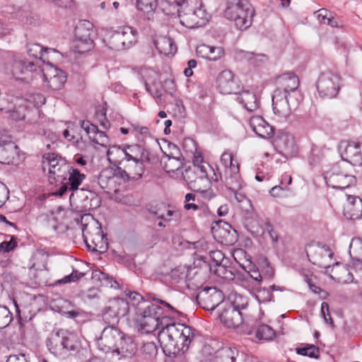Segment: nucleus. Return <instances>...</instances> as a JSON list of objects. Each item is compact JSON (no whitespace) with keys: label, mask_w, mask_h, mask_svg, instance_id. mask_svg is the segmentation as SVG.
I'll return each instance as SVG.
<instances>
[{"label":"nucleus","mask_w":362,"mask_h":362,"mask_svg":"<svg viewBox=\"0 0 362 362\" xmlns=\"http://www.w3.org/2000/svg\"><path fill=\"white\" fill-rule=\"evenodd\" d=\"M64 334V355H66L68 353L71 354L78 352L81 348V343L77 337L67 330H65Z\"/></svg>","instance_id":"nucleus-34"},{"label":"nucleus","mask_w":362,"mask_h":362,"mask_svg":"<svg viewBox=\"0 0 362 362\" xmlns=\"http://www.w3.org/2000/svg\"><path fill=\"white\" fill-rule=\"evenodd\" d=\"M210 46L206 45H201L196 49V53L198 57L209 60Z\"/></svg>","instance_id":"nucleus-61"},{"label":"nucleus","mask_w":362,"mask_h":362,"mask_svg":"<svg viewBox=\"0 0 362 362\" xmlns=\"http://www.w3.org/2000/svg\"><path fill=\"white\" fill-rule=\"evenodd\" d=\"M250 125L252 131L259 137L267 139L274 134V129L261 116L252 117Z\"/></svg>","instance_id":"nucleus-24"},{"label":"nucleus","mask_w":362,"mask_h":362,"mask_svg":"<svg viewBox=\"0 0 362 362\" xmlns=\"http://www.w3.org/2000/svg\"><path fill=\"white\" fill-rule=\"evenodd\" d=\"M209 14L201 6L189 13L188 16H185L183 25L189 28H194L205 25L209 21Z\"/></svg>","instance_id":"nucleus-22"},{"label":"nucleus","mask_w":362,"mask_h":362,"mask_svg":"<svg viewBox=\"0 0 362 362\" xmlns=\"http://www.w3.org/2000/svg\"><path fill=\"white\" fill-rule=\"evenodd\" d=\"M318 21L325 25H329L332 28L341 27L338 21L334 17L332 12L326 8H320L315 12Z\"/></svg>","instance_id":"nucleus-36"},{"label":"nucleus","mask_w":362,"mask_h":362,"mask_svg":"<svg viewBox=\"0 0 362 362\" xmlns=\"http://www.w3.org/2000/svg\"><path fill=\"white\" fill-rule=\"evenodd\" d=\"M91 278L93 280L100 281L106 286L110 285V287H114V284H117V281L113 280L112 277H109L107 274L102 272L100 270L96 269L93 271Z\"/></svg>","instance_id":"nucleus-45"},{"label":"nucleus","mask_w":362,"mask_h":362,"mask_svg":"<svg viewBox=\"0 0 362 362\" xmlns=\"http://www.w3.org/2000/svg\"><path fill=\"white\" fill-rule=\"evenodd\" d=\"M195 337V329L185 324L168 322L158 333V339L166 356L185 353Z\"/></svg>","instance_id":"nucleus-2"},{"label":"nucleus","mask_w":362,"mask_h":362,"mask_svg":"<svg viewBox=\"0 0 362 362\" xmlns=\"http://www.w3.org/2000/svg\"><path fill=\"white\" fill-rule=\"evenodd\" d=\"M214 272L217 276L223 279H233L235 277L234 273L223 265H219L218 267H216Z\"/></svg>","instance_id":"nucleus-53"},{"label":"nucleus","mask_w":362,"mask_h":362,"mask_svg":"<svg viewBox=\"0 0 362 362\" xmlns=\"http://www.w3.org/2000/svg\"><path fill=\"white\" fill-rule=\"evenodd\" d=\"M136 30L129 26L118 28L106 34L103 42L111 49L121 50L130 47L136 42Z\"/></svg>","instance_id":"nucleus-7"},{"label":"nucleus","mask_w":362,"mask_h":362,"mask_svg":"<svg viewBox=\"0 0 362 362\" xmlns=\"http://www.w3.org/2000/svg\"><path fill=\"white\" fill-rule=\"evenodd\" d=\"M123 167L127 169L133 180L140 179L145 171L144 164L138 160H131L128 163H125Z\"/></svg>","instance_id":"nucleus-35"},{"label":"nucleus","mask_w":362,"mask_h":362,"mask_svg":"<svg viewBox=\"0 0 362 362\" xmlns=\"http://www.w3.org/2000/svg\"><path fill=\"white\" fill-rule=\"evenodd\" d=\"M43 71L41 72V76H38L40 78H43L45 82L48 81V78H52V76H57L59 74V72H64L63 70L59 69L54 66L51 63H47V67H42Z\"/></svg>","instance_id":"nucleus-47"},{"label":"nucleus","mask_w":362,"mask_h":362,"mask_svg":"<svg viewBox=\"0 0 362 362\" xmlns=\"http://www.w3.org/2000/svg\"><path fill=\"white\" fill-rule=\"evenodd\" d=\"M225 185L231 192L238 191L242 187V180L239 173V163L235 162V165L224 170Z\"/></svg>","instance_id":"nucleus-23"},{"label":"nucleus","mask_w":362,"mask_h":362,"mask_svg":"<svg viewBox=\"0 0 362 362\" xmlns=\"http://www.w3.org/2000/svg\"><path fill=\"white\" fill-rule=\"evenodd\" d=\"M81 127L86 131L90 139V136L95 135V134L99 131L98 127L96 125L90 123L89 121H81Z\"/></svg>","instance_id":"nucleus-56"},{"label":"nucleus","mask_w":362,"mask_h":362,"mask_svg":"<svg viewBox=\"0 0 362 362\" xmlns=\"http://www.w3.org/2000/svg\"><path fill=\"white\" fill-rule=\"evenodd\" d=\"M237 100L249 112H253L259 108V100L257 95L249 90L240 91Z\"/></svg>","instance_id":"nucleus-25"},{"label":"nucleus","mask_w":362,"mask_h":362,"mask_svg":"<svg viewBox=\"0 0 362 362\" xmlns=\"http://www.w3.org/2000/svg\"><path fill=\"white\" fill-rule=\"evenodd\" d=\"M218 88L223 94H238L241 90L240 81L230 70L222 71L217 78Z\"/></svg>","instance_id":"nucleus-17"},{"label":"nucleus","mask_w":362,"mask_h":362,"mask_svg":"<svg viewBox=\"0 0 362 362\" xmlns=\"http://www.w3.org/2000/svg\"><path fill=\"white\" fill-rule=\"evenodd\" d=\"M6 362H29L28 357L24 354L10 355Z\"/></svg>","instance_id":"nucleus-64"},{"label":"nucleus","mask_w":362,"mask_h":362,"mask_svg":"<svg viewBox=\"0 0 362 362\" xmlns=\"http://www.w3.org/2000/svg\"><path fill=\"white\" fill-rule=\"evenodd\" d=\"M65 329L53 330L46 339V346L52 354L57 356H64Z\"/></svg>","instance_id":"nucleus-18"},{"label":"nucleus","mask_w":362,"mask_h":362,"mask_svg":"<svg viewBox=\"0 0 362 362\" xmlns=\"http://www.w3.org/2000/svg\"><path fill=\"white\" fill-rule=\"evenodd\" d=\"M107 159L114 165H122L127 163L125 148L119 146H110L107 153Z\"/></svg>","instance_id":"nucleus-31"},{"label":"nucleus","mask_w":362,"mask_h":362,"mask_svg":"<svg viewBox=\"0 0 362 362\" xmlns=\"http://www.w3.org/2000/svg\"><path fill=\"white\" fill-rule=\"evenodd\" d=\"M13 315L6 306L0 305V329L6 327L12 321Z\"/></svg>","instance_id":"nucleus-49"},{"label":"nucleus","mask_w":362,"mask_h":362,"mask_svg":"<svg viewBox=\"0 0 362 362\" xmlns=\"http://www.w3.org/2000/svg\"><path fill=\"white\" fill-rule=\"evenodd\" d=\"M193 3L192 0H161L160 9L167 16H177L183 25L185 16L192 14L197 8Z\"/></svg>","instance_id":"nucleus-8"},{"label":"nucleus","mask_w":362,"mask_h":362,"mask_svg":"<svg viewBox=\"0 0 362 362\" xmlns=\"http://www.w3.org/2000/svg\"><path fill=\"white\" fill-rule=\"evenodd\" d=\"M210 61H216L220 59L224 54V50L221 47L210 46Z\"/></svg>","instance_id":"nucleus-59"},{"label":"nucleus","mask_w":362,"mask_h":362,"mask_svg":"<svg viewBox=\"0 0 362 362\" xmlns=\"http://www.w3.org/2000/svg\"><path fill=\"white\" fill-rule=\"evenodd\" d=\"M214 238L220 243L225 245H233L238 240L236 230L233 228L228 223L219 220L215 221L211 227Z\"/></svg>","instance_id":"nucleus-13"},{"label":"nucleus","mask_w":362,"mask_h":362,"mask_svg":"<svg viewBox=\"0 0 362 362\" xmlns=\"http://www.w3.org/2000/svg\"><path fill=\"white\" fill-rule=\"evenodd\" d=\"M9 191L5 184L0 182V208L6 203L8 199Z\"/></svg>","instance_id":"nucleus-63"},{"label":"nucleus","mask_w":362,"mask_h":362,"mask_svg":"<svg viewBox=\"0 0 362 362\" xmlns=\"http://www.w3.org/2000/svg\"><path fill=\"white\" fill-rule=\"evenodd\" d=\"M43 165L49 166V180L51 184L62 185L67 180L71 165L66 160L54 153H47L42 156Z\"/></svg>","instance_id":"nucleus-5"},{"label":"nucleus","mask_w":362,"mask_h":362,"mask_svg":"<svg viewBox=\"0 0 362 362\" xmlns=\"http://www.w3.org/2000/svg\"><path fill=\"white\" fill-rule=\"evenodd\" d=\"M238 356L235 347H223L215 353V362H235Z\"/></svg>","instance_id":"nucleus-32"},{"label":"nucleus","mask_w":362,"mask_h":362,"mask_svg":"<svg viewBox=\"0 0 362 362\" xmlns=\"http://www.w3.org/2000/svg\"><path fill=\"white\" fill-rule=\"evenodd\" d=\"M54 52V49L45 48L44 49L40 44L32 43L27 46V52L29 57H32L34 59H40L41 66L45 62V54L49 52Z\"/></svg>","instance_id":"nucleus-33"},{"label":"nucleus","mask_w":362,"mask_h":362,"mask_svg":"<svg viewBox=\"0 0 362 362\" xmlns=\"http://www.w3.org/2000/svg\"><path fill=\"white\" fill-rule=\"evenodd\" d=\"M148 296L156 303H149L144 307L135 308L136 320L143 332L151 333L157 329H163L170 320L168 316L170 314L182 315L181 312L170 303L156 297L154 293H150Z\"/></svg>","instance_id":"nucleus-1"},{"label":"nucleus","mask_w":362,"mask_h":362,"mask_svg":"<svg viewBox=\"0 0 362 362\" xmlns=\"http://www.w3.org/2000/svg\"><path fill=\"white\" fill-rule=\"evenodd\" d=\"M276 82L278 88L272 96L273 110L279 117H287L290 115L291 108L298 105V102L293 100L291 93H296L299 86V79L293 72H286L277 76Z\"/></svg>","instance_id":"nucleus-3"},{"label":"nucleus","mask_w":362,"mask_h":362,"mask_svg":"<svg viewBox=\"0 0 362 362\" xmlns=\"http://www.w3.org/2000/svg\"><path fill=\"white\" fill-rule=\"evenodd\" d=\"M141 146H142L139 144H134L125 148L127 163L131 160H138V156L141 152Z\"/></svg>","instance_id":"nucleus-50"},{"label":"nucleus","mask_w":362,"mask_h":362,"mask_svg":"<svg viewBox=\"0 0 362 362\" xmlns=\"http://www.w3.org/2000/svg\"><path fill=\"white\" fill-rule=\"evenodd\" d=\"M92 142L100 146H106L108 143V138L104 132L99 130L95 135L90 136Z\"/></svg>","instance_id":"nucleus-55"},{"label":"nucleus","mask_w":362,"mask_h":362,"mask_svg":"<svg viewBox=\"0 0 362 362\" xmlns=\"http://www.w3.org/2000/svg\"><path fill=\"white\" fill-rule=\"evenodd\" d=\"M5 238H9V240H4L0 244V254L8 253L13 252L18 247V238L12 235H5Z\"/></svg>","instance_id":"nucleus-39"},{"label":"nucleus","mask_w":362,"mask_h":362,"mask_svg":"<svg viewBox=\"0 0 362 362\" xmlns=\"http://www.w3.org/2000/svg\"><path fill=\"white\" fill-rule=\"evenodd\" d=\"M125 296L130 300V303L134 309L136 307H141V304H146L147 302L144 298L136 291H125Z\"/></svg>","instance_id":"nucleus-46"},{"label":"nucleus","mask_w":362,"mask_h":362,"mask_svg":"<svg viewBox=\"0 0 362 362\" xmlns=\"http://www.w3.org/2000/svg\"><path fill=\"white\" fill-rule=\"evenodd\" d=\"M17 146L11 141L0 142V163H13Z\"/></svg>","instance_id":"nucleus-29"},{"label":"nucleus","mask_w":362,"mask_h":362,"mask_svg":"<svg viewBox=\"0 0 362 362\" xmlns=\"http://www.w3.org/2000/svg\"><path fill=\"white\" fill-rule=\"evenodd\" d=\"M256 337L262 340H272L275 337L274 330L267 325H260L256 331Z\"/></svg>","instance_id":"nucleus-42"},{"label":"nucleus","mask_w":362,"mask_h":362,"mask_svg":"<svg viewBox=\"0 0 362 362\" xmlns=\"http://www.w3.org/2000/svg\"><path fill=\"white\" fill-rule=\"evenodd\" d=\"M148 211L154 216H156L158 218L163 220L165 221H169L170 219H168L165 217V213L162 211L160 208H157V206H151L148 208Z\"/></svg>","instance_id":"nucleus-62"},{"label":"nucleus","mask_w":362,"mask_h":362,"mask_svg":"<svg viewBox=\"0 0 362 362\" xmlns=\"http://www.w3.org/2000/svg\"><path fill=\"white\" fill-rule=\"evenodd\" d=\"M340 77L332 72L322 73L318 78L317 89L322 98H333L339 90Z\"/></svg>","instance_id":"nucleus-11"},{"label":"nucleus","mask_w":362,"mask_h":362,"mask_svg":"<svg viewBox=\"0 0 362 362\" xmlns=\"http://www.w3.org/2000/svg\"><path fill=\"white\" fill-rule=\"evenodd\" d=\"M296 353L310 358H318L320 357L319 348L313 344H306L305 346L296 348Z\"/></svg>","instance_id":"nucleus-44"},{"label":"nucleus","mask_w":362,"mask_h":362,"mask_svg":"<svg viewBox=\"0 0 362 362\" xmlns=\"http://www.w3.org/2000/svg\"><path fill=\"white\" fill-rule=\"evenodd\" d=\"M153 44L158 51L165 56L174 54L177 47L172 38L167 36H159L153 40Z\"/></svg>","instance_id":"nucleus-26"},{"label":"nucleus","mask_w":362,"mask_h":362,"mask_svg":"<svg viewBox=\"0 0 362 362\" xmlns=\"http://www.w3.org/2000/svg\"><path fill=\"white\" fill-rule=\"evenodd\" d=\"M255 11L247 0H232L227 4L225 17L235 22L240 30H245L252 25Z\"/></svg>","instance_id":"nucleus-4"},{"label":"nucleus","mask_w":362,"mask_h":362,"mask_svg":"<svg viewBox=\"0 0 362 362\" xmlns=\"http://www.w3.org/2000/svg\"><path fill=\"white\" fill-rule=\"evenodd\" d=\"M347 202L344 206V216L350 220L362 218V199L354 195H347Z\"/></svg>","instance_id":"nucleus-19"},{"label":"nucleus","mask_w":362,"mask_h":362,"mask_svg":"<svg viewBox=\"0 0 362 362\" xmlns=\"http://www.w3.org/2000/svg\"><path fill=\"white\" fill-rule=\"evenodd\" d=\"M188 269L185 267L179 266L171 270L170 278L173 284H178L184 281L187 278Z\"/></svg>","instance_id":"nucleus-40"},{"label":"nucleus","mask_w":362,"mask_h":362,"mask_svg":"<svg viewBox=\"0 0 362 362\" xmlns=\"http://www.w3.org/2000/svg\"><path fill=\"white\" fill-rule=\"evenodd\" d=\"M42 71L40 59H16L12 66L13 74L22 80L36 78Z\"/></svg>","instance_id":"nucleus-10"},{"label":"nucleus","mask_w":362,"mask_h":362,"mask_svg":"<svg viewBox=\"0 0 362 362\" xmlns=\"http://www.w3.org/2000/svg\"><path fill=\"white\" fill-rule=\"evenodd\" d=\"M182 176L188 184L190 185V187L193 189L194 191L200 192L204 194V197H207L209 198L214 197L211 191L204 189L198 187L197 182L200 181V180L199 179L197 172L193 168H189L185 169V172L182 173Z\"/></svg>","instance_id":"nucleus-28"},{"label":"nucleus","mask_w":362,"mask_h":362,"mask_svg":"<svg viewBox=\"0 0 362 362\" xmlns=\"http://www.w3.org/2000/svg\"><path fill=\"white\" fill-rule=\"evenodd\" d=\"M18 101V103L15 105V107L12 110H10V116L13 120H25L31 113L35 115H38L39 111L37 109H34L33 111L28 110L25 100L20 99Z\"/></svg>","instance_id":"nucleus-27"},{"label":"nucleus","mask_w":362,"mask_h":362,"mask_svg":"<svg viewBox=\"0 0 362 362\" xmlns=\"http://www.w3.org/2000/svg\"><path fill=\"white\" fill-rule=\"evenodd\" d=\"M141 353L148 359L153 358L158 354L156 344L153 341H148L144 344L141 347Z\"/></svg>","instance_id":"nucleus-48"},{"label":"nucleus","mask_w":362,"mask_h":362,"mask_svg":"<svg viewBox=\"0 0 362 362\" xmlns=\"http://www.w3.org/2000/svg\"><path fill=\"white\" fill-rule=\"evenodd\" d=\"M327 185L335 189L347 188L356 182L354 175L341 172L337 165L333 166L324 175Z\"/></svg>","instance_id":"nucleus-15"},{"label":"nucleus","mask_w":362,"mask_h":362,"mask_svg":"<svg viewBox=\"0 0 362 362\" xmlns=\"http://www.w3.org/2000/svg\"><path fill=\"white\" fill-rule=\"evenodd\" d=\"M161 0H136V7L139 10L150 13L156 10Z\"/></svg>","instance_id":"nucleus-43"},{"label":"nucleus","mask_w":362,"mask_h":362,"mask_svg":"<svg viewBox=\"0 0 362 362\" xmlns=\"http://www.w3.org/2000/svg\"><path fill=\"white\" fill-rule=\"evenodd\" d=\"M223 292L216 287H206L196 297L198 304L206 310H214L223 300Z\"/></svg>","instance_id":"nucleus-14"},{"label":"nucleus","mask_w":362,"mask_h":362,"mask_svg":"<svg viewBox=\"0 0 362 362\" xmlns=\"http://www.w3.org/2000/svg\"><path fill=\"white\" fill-rule=\"evenodd\" d=\"M130 310L129 303L123 298H115L108 301L102 312L103 320L109 325H115L121 317Z\"/></svg>","instance_id":"nucleus-9"},{"label":"nucleus","mask_w":362,"mask_h":362,"mask_svg":"<svg viewBox=\"0 0 362 362\" xmlns=\"http://www.w3.org/2000/svg\"><path fill=\"white\" fill-rule=\"evenodd\" d=\"M218 316L221 322L229 328L238 327L243 322V313L233 306L227 305Z\"/></svg>","instance_id":"nucleus-20"},{"label":"nucleus","mask_w":362,"mask_h":362,"mask_svg":"<svg viewBox=\"0 0 362 362\" xmlns=\"http://www.w3.org/2000/svg\"><path fill=\"white\" fill-rule=\"evenodd\" d=\"M136 351V346L132 337L126 336L124 333L123 337H121L114 350V351L124 356L132 355Z\"/></svg>","instance_id":"nucleus-30"},{"label":"nucleus","mask_w":362,"mask_h":362,"mask_svg":"<svg viewBox=\"0 0 362 362\" xmlns=\"http://www.w3.org/2000/svg\"><path fill=\"white\" fill-rule=\"evenodd\" d=\"M194 264L195 267H199L206 271L212 272V267L209 262L207 261V257L204 255H198L194 259Z\"/></svg>","instance_id":"nucleus-54"},{"label":"nucleus","mask_w":362,"mask_h":362,"mask_svg":"<svg viewBox=\"0 0 362 362\" xmlns=\"http://www.w3.org/2000/svg\"><path fill=\"white\" fill-rule=\"evenodd\" d=\"M48 255L40 250L35 252L31 258V269L37 271L47 270Z\"/></svg>","instance_id":"nucleus-37"},{"label":"nucleus","mask_w":362,"mask_h":362,"mask_svg":"<svg viewBox=\"0 0 362 362\" xmlns=\"http://www.w3.org/2000/svg\"><path fill=\"white\" fill-rule=\"evenodd\" d=\"M86 274V272H79L77 269H73L72 272L65 276L62 279L59 280V284H69L76 282Z\"/></svg>","instance_id":"nucleus-51"},{"label":"nucleus","mask_w":362,"mask_h":362,"mask_svg":"<svg viewBox=\"0 0 362 362\" xmlns=\"http://www.w3.org/2000/svg\"><path fill=\"white\" fill-rule=\"evenodd\" d=\"M339 148L344 160L356 166L362 165V152L359 142L344 141L340 143Z\"/></svg>","instance_id":"nucleus-16"},{"label":"nucleus","mask_w":362,"mask_h":362,"mask_svg":"<svg viewBox=\"0 0 362 362\" xmlns=\"http://www.w3.org/2000/svg\"><path fill=\"white\" fill-rule=\"evenodd\" d=\"M121 337H123V332L111 325L103 329L100 341L107 348V351H114Z\"/></svg>","instance_id":"nucleus-21"},{"label":"nucleus","mask_w":362,"mask_h":362,"mask_svg":"<svg viewBox=\"0 0 362 362\" xmlns=\"http://www.w3.org/2000/svg\"><path fill=\"white\" fill-rule=\"evenodd\" d=\"M66 81V75L65 72H59V74L57 76H52V78H48L47 81V86L52 90H60L63 88L65 82Z\"/></svg>","instance_id":"nucleus-41"},{"label":"nucleus","mask_w":362,"mask_h":362,"mask_svg":"<svg viewBox=\"0 0 362 362\" xmlns=\"http://www.w3.org/2000/svg\"><path fill=\"white\" fill-rule=\"evenodd\" d=\"M85 178V174L81 173L78 169L71 166V170L67 177L68 181L66 182H64L63 185H61L56 192V194L62 197L68 190H69L71 192L69 199L70 202H72L75 199L76 196L78 197V194L83 193L85 192L83 188H78Z\"/></svg>","instance_id":"nucleus-12"},{"label":"nucleus","mask_w":362,"mask_h":362,"mask_svg":"<svg viewBox=\"0 0 362 362\" xmlns=\"http://www.w3.org/2000/svg\"><path fill=\"white\" fill-rule=\"evenodd\" d=\"M193 169L197 172V174L199 175V179L200 181H204L206 182H209L208 178H207V170H206V166L204 165L203 163L201 165H199L197 166L193 167Z\"/></svg>","instance_id":"nucleus-60"},{"label":"nucleus","mask_w":362,"mask_h":362,"mask_svg":"<svg viewBox=\"0 0 362 362\" xmlns=\"http://www.w3.org/2000/svg\"><path fill=\"white\" fill-rule=\"evenodd\" d=\"M116 168L114 171V175L119 178H122L124 181L132 180L131 175L127 169L124 168L122 165H115Z\"/></svg>","instance_id":"nucleus-57"},{"label":"nucleus","mask_w":362,"mask_h":362,"mask_svg":"<svg viewBox=\"0 0 362 362\" xmlns=\"http://www.w3.org/2000/svg\"><path fill=\"white\" fill-rule=\"evenodd\" d=\"M221 162L222 165L224 166L225 169H226L230 168L232 165H235V162L238 161L233 159V156L231 153L225 152L221 156Z\"/></svg>","instance_id":"nucleus-58"},{"label":"nucleus","mask_w":362,"mask_h":362,"mask_svg":"<svg viewBox=\"0 0 362 362\" xmlns=\"http://www.w3.org/2000/svg\"><path fill=\"white\" fill-rule=\"evenodd\" d=\"M95 31L93 24L89 21H81L75 28L74 49L83 54L91 50L94 47Z\"/></svg>","instance_id":"nucleus-6"},{"label":"nucleus","mask_w":362,"mask_h":362,"mask_svg":"<svg viewBox=\"0 0 362 362\" xmlns=\"http://www.w3.org/2000/svg\"><path fill=\"white\" fill-rule=\"evenodd\" d=\"M166 158L167 160L161 161L163 168L165 172L168 173H175L182 168V161L180 157H174L167 155Z\"/></svg>","instance_id":"nucleus-38"},{"label":"nucleus","mask_w":362,"mask_h":362,"mask_svg":"<svg viewBox=\"0 0 362 362\" xmlns=\"http://www.w3.org/2000/svg\"><path fill=\"white\" fill-rule=\"evenodd\" d=\"M228 306H233L240 312L247 308V300L246 298H243L242 296H235L234 300L230 303Z\"/></svg>","instance_id":"nucleus-52"}]
</instances>
